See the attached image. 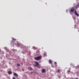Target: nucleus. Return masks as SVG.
Here are the masks:
<instances>
[{"label":"nucleus","instance_id":"nucleus-1","mask_svg":"<svg viewBox=\"0 0 79 79\" xmlns=\"http://www.w3.org/2000/svg\"><path fill=\"white\" fill-rule=\"evenodd\" d=\"M41 58H42V56H40L35 57L34 58V59L35 60H41Z\"/></svg>","mask_w":79,"mask_h":79},{"label":"nucleus","instance_id":"nucleus-2","mask_svg":"<svg viewBox=\"0 0 79 79\" xmlns=\"http://www.w3.org/2000/svg\"><path fill=\"white\" fill-rule=\"evenodd\" d=\"M35 63L36 64L34 65V66H37L38 68H39V66H38V65H39V62H35Z\"/></svg>","mask_w":79,"mask_h":79},{"label":"nucleus","instance_id":"nucleus-3","mask_svg":"<svg viewBox=\"0 0 79 79\" xmlns=\"http://www.w3.org/2000/svg\"><path fill=\"white\" fill-rule=\"evenodd\" d=\"M75 9L74 7L72 8L70 10L71 12H73V11H74V10Z\"/></svg>","mask_w":79,"mask_h":79},{"label":"nucleus","instance_id":"nucleus-4","mask_svg":"<svg viewBox=\"0 0 79 79\" xmlns=\"http://www.w3.org/2000/svg\"><path fill=\"white\" fill-rule=\"evenodd\" d=\"M76 8H79V4L78 3L77 5L75 6Z\"/></svg>","mask_w":79,"mask_h":79},{"label":"nucleus","instance_id":"nucleus-5","mask_svg":"<svg viewBox=\"0 0 79 79\" xmlns=\"http://www.w3.org/2000/svg\"><path fill=\"white\" fill-rule=\"evenodd\" d=\"M42 73H45V69H43L42 70Z\"/></svg>","mask_w":79,"mask_h":79},{"label":"nucleus","instance_id":"nucleus-6","mask_svg":"<svg viewBox=\"0 0 79 79\" xmlns=\"http://www.w3.org/2000/svg\"><path fill=\"white\" fill-rule=\"evenodd\" d=\"M28 69L31 71V70H32L33 69L31 67H29L28 68Z\"/></svg>","mask_w":79,"mask_h":79},{"label":"nucleus","instance_id":"nucleus-7","mask_svg":"<svg viewBox=\"0 0 79 79\" xmlns=\"http://www.w3.org/2000/svg\"><path fill=\"white\" fill-rule=\"evenodd\" d=\"M12 73V72H11V71H9L8 72V74H11Z\"/></svg>","mask_w":79,"mask_h":79},{"label":"nucleus","instance_id":"nucleus-8","mask_svg":"<svg viewBox=\"0 0 79 79\" xmlns=\"http://www.w3.org/2000/svg\"><path fill=\"white\" fill-rule=\"evenodd\" d=\"M49 63H50V64H52V60H49Z\"/></svg>","mask_w":79,"mask_h":79},{"label":"nucleus","instance_id":"nucleus-9","mask_svg":"<svg viewBox=\"0 0 79 79\" xmlns=\"http://www.w3.org/2000/svg\"><path fill=\"white\" fill-rule=\"evenodd\" d=\"M14 76H16L18 77V75L16 73H14Z\"/></svg>","mask_w":79,"mask_h":79},{"label":"nucleus","instance_id":"nucleus-10","mask_svg":"<svg viewBox=\"0 0 79 79\" xmlns=\"http://www.w3.org/2000/svg\"><path fill=\"white\" fill-rule=\"evenodd\" d=\"M12 40H16V39L13 38H12Z\"/></svg>","mask_w":79,"mask_h":79},{"label":"nucleus","instance_id":"nucleus-11","mask_svg":"<svg viewBox=\"0 0 79 79\" xmlns=\"http://www.w3.org/2000/svg\"><path fill=\"white\" fill-rule=\"evenodd\" d=\"M47 55V53H44V56H46V55Z\"/></svg>","mask_w":79,"mask_h":79},{"label":"nucleus","instance_id":"nucleus-12","mask_svg":"<svg viewBox=\"0 0 79 79\" xmlns=\"http://www.w3.org/2000/svg\"><path fill=\"white\" fill-rule=\"evenodd\" d=\"M54 63H55V65H56V64H57V63L56 62H54Z\"/></svg>","mask_w":79,"mask_h":79},{"label":"nucleus","instance_id":"nucleus-13","mask_svg":"<svg viewBox=\"0 0 79 79\" xmlns=\"http://www.w3.org/2000/svg\"><path fill=\"white\" fill-rule=\"evenodd\" d=\"M17 66H20V64H17Z\"/></svg>","mask_w":79,"mask_h":79},{"label":"nucleus","instance_id":"nucleus-14","mask_svg":"<svg viewBox=\"0 0 79 79\" xmlns=\"http://www.w3.org/2000/svg\"><path fill=\"white\" fill-rule=\"evenodd\" d=\"M57 72H58V73H59V72H60V69H58V71H57Z\"/></svg>","mask_w":79,"mask_h":79},{"label":"nucleus","instance_id":"nucleus-15","mask_svg":"<svg viewBox=\"0 0 79 79\" xmlns=\"http://www.w3.org/2000/svg\"><path fill=\"white\" fill-rule=\"evenodd\" d=\"M13 79H15V78L14 77H13Z\"/></svg>","mask_w":79,"mask_h":79},{"label":"nucleus","instance_id":"nucleus-16","mask_svg":"<svg viewBox=\"0 0 79 79\" xmlns=\"http://www.w3.org/2000/svg\"><path fill=\"white\" fill-rule=\"evenodd\" d=\"M76 79H78V78H76Z\"/></svg>","mask_w":79,"mask_h":79}]
</instances>
